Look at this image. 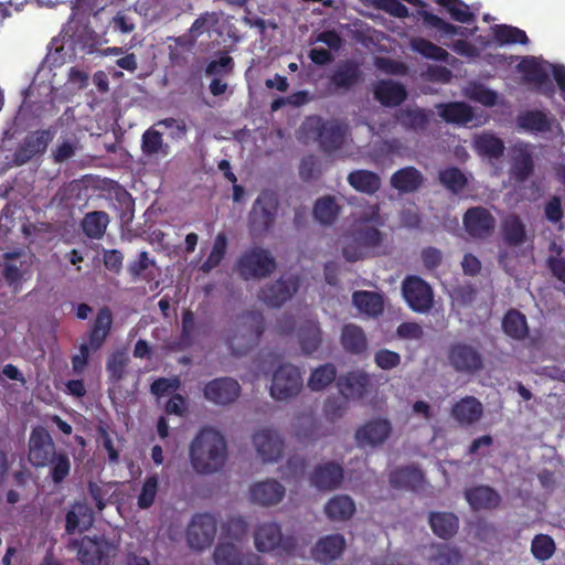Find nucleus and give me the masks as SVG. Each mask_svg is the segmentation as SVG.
Here are the masks:
<instances>
[{
	"mask_svg": "<svg viewBox=\"0 0 565 565\" xmlns=\"http://www.w3.org/2000/svg\"><path fill=\"white\" fill-rule=\"evenodd\" d=\"M47 467H50V478L52 481L55 484H60L71 472V459L65 451L61 450L51 459Z\"/></svg>",
	"mask_w": 565,
	"mask_h": 565,
	"instance_id": "obj_54",
	"label": "nucleus"
},
{
	"mask_svg": "<svg viewBox=\"0 0 565 565\" xmlns=\"http://www.w3.org/2000/svg\"><path fill=\"white\" fill-rule=\"evenodd\" d=\"M439 116L448 124L467 125L473 117L471 106L465 102H449L437 104Z\"/></svg>",
	"mask_w": 565,
	"mask_h": 565,
	"instance_id": "obj_34",
	"label": "nucleus"
},
{
	"mask_svg": "<svg viewBox=\"0 0 565 565\" xmlns=\"http://www.w3.org/2000/svg\"><path fill=\"white\" fill-rule=\"evenodd\" d=\"M54 136L55 130L52 128L30 131L15 148L12 154V163L21 167L32 159L43 156Z\"/></svg>",
	"mask_w": 565,
	"mask_h": 565,
	"instance_id": "obj_8",
	"label": "nucleus"
},
{
	"mask_svg": "<svg viewBox=\"0 0 565 565\" xmlns=\"http://www.w3.org/2000/svg\"><path fill=\"white\" fill-rule=\"evenodd\" d=\"M435 2L443 7L456 22L471 23L475 21V13L462 0H435Z\"/></svg>",
	"mask_w": 565,
	"mask_h": 565,
	"instance_id": "obj_52",
	"label": "nucleus"
},
{
	"mask_svg": "<svg viewBox=\"0 0 565 565\" xmlns=\"http://www.w3.org/2000/svg\"><path fill=\"white\" fill-rule=\"evenodd\" d=\"M467 96L471 100L477 102L486 107H492L498 102L497 92L486 87L482 84H473L471 87H469Z\"/></svg>",
	"mask_w": 565,
	"mask_h": 565,
	"instance_id": "obj_59",
	"label": "nucleus"
},
{
	"mask_svg": "<svg viewBox=\"0 0 565 565\" xmlns=\"http://www.w3.org/2000/svg\"><path fill=\"white\" fill-rule=\"evenodd\" d=\"M340 211L341 206L337 203L335 198L328 194L316 201L312 213L319 223L331 225L338 218Z\"/></svg>",
	"mask_w": 565,
	"mask_h": 565,
	"instance_id": "obj_43",
	"label": "nucleus"
},
{
	"mask_svg": "<svg viewBox=\"0 0 565 565\" xmlns=\"http://www.w3.org/2000/svg\"><path fill=\"white\" fill-rule=\"evenodd\" d=\"M434 565H459L461 554L455 547L447 544H439L435 554L431 556Z\"/></svg>",
	"mask_w": 565,
	"mask_h": 565,
	"instance_id": "obj_61",
	"label": "nucleus"
},
{
	"mask_svg": "<svg viewBox=\"0 0 565 565\" xmlns=\"http://www.w3.org/2000/svg\"><path fill=\"white\" fill-rule=\"evenodd\" d=\"M180 385L179 377H159L150 385V392L157 397H162L179 390Z\"/></svg>",
	"mask_w": 565,
	"mask_h": 565,
	"instance_id": "obj_64",
	"label": "nucleus"
},
{
	"mask_svg": "<svg viewBox=\"0 0 565 565\" xmlns=\"http://www.w3.org/2000/svg\"><path fill=\"white\" fill-rule=\"evenodd\" d=\"M335 379L337 367L332 363H326L312 370L308 380V386L311 391L320 392L333 383Z\"/></svg>",
	"mask_w": 565,
	"mask_h": 565,
	"instance_id": "obj_47",
	"label": "nucleus"
},
{
	"mask_svg": "<svg viewBox=\"0 0 565 565\" xmlns=\"http://www.w3.org/2000/svg\"><path fill=\"white\" fill-rule=\"evenodd\" d=\"M438 180L443 186L454 194L461 193L468 184L465 173L457 167L443 169L438 173Z\"/></svg>",
	"mask_w": 565,
	"mask_h": 565,
	"instance_id": "obj_49",
	"label": "nucleus"
},
{
	"mask_svg": "<svg viewBox=\"0 0 565 565\" xmlns=\"http://www.w3.org/2000/svg\"><path fill=\"white\" fill-rule=\"evenodd\" d=\"M447 361L457 373L463 375H476L484 369L481 351L463 341L454 342L448 347Z\"/></svg>",
	"mask_w": 565,
	"mask_h": 565,
	"instance_id": "obj_6",
	"label": "nucleus"
},
{
	"mask_svg": "<svg viewBox=\"0 0 565 565\" xmlns=\"http://www.w3.org/2000/svg\"><path fill=\"white\" fill-rule=\"evenodd\" d=\"M213 558L216 565H243V555L234 542H225L222 537L216 545Z\"/></svg>",
	"mask_w": 565,
	"mask_h": 565,
	"instance_id": "obj_46",
	"label": "nucleus"
},
{
	"mask_svg": "<svg viewBox=\"0 0 565 565\" xmlns=\"http://www.w3.org/2000/svg\"><path fill=\"white\" fill-rule=\"evenodd\" d=\"M463 226L466 232L473 238H486L495 228V218L490 211L483 206H473L463 214Z\"/></svg>",
	"mask_w": 565,
	"mask_h": 565,
	"instance_id": "obj_14",
	"label": "nucleus"
},
{
	"mask_svg": "<svg viewBox=\"0 0 565 565\" xmlns=\"http://www.w3.org/2000/svg\"><path fill=\"white\" fill-rule=\"evenodd\" d=\"M217 531L216 519L210 513H196L186 529V540L191 548L202 551L213 543Z\"/></svg>",
	"mask_w": 565,
	"mask_h": 565,
	"instance_id": "obj_12",
	"label": "nucleus"
},
{
	"mask_svg": "<svg viewBox=\"0 0 565 565\" xmlns=\"http://www.w3.org/2000/svg\"><path fill=\"white\" fill-rule=\"evenodd\" d=\"M369 3L375 9L398 19H405L411 15L408 8L399 0H370Z\"/></svg>",
	"mask_w": 565,
	"mask_h": 565,
	"instance_id": "obj_60",
	"label": "nucleus"
},
{
	"mask_svg": "<svg viewBox=\"0 0 565 565\" xmlns=\"http://www.w3.org/2000/svg\"><path fill=\"white\" fill-rule=\"evenodd\" d=\"M388 482L394 489L416 491L424 483V473L414 465L397 467L390 472Z\"/></svg>",
	"mask_w": 565,
	"mask_h": 565,
	"instance_id": "obj_25",
	"label": "nucleus"
},
{
	"mask_svg": "<svg viewBox=\"0 0 565 565\" xmlns=\"http://www.w3.org/2000/svg\"><path fill=\"white\" fill-rule=\"evenodd\" d=\"M380 217L379 205H374L367 216L361 217L345 235L342 255L348 262H356L375 254L382 246L384 235L369 222H377Z\"/></svg>",
	"mask_w": 565,
	"mask_h": 565,
	"instance_id": "obj_2",
	"label": "nucleus"
},
{
	"mask_svg": "<svg viewBox=\"0 0 565 565\" xmlns=\"http://www.w3.org/2000/svg\"><path fill=\"white\" fill-rule=\"evenodd\" d=\"M114 316L108 306L98 309L87 331V343L93 351L100 350L111 334Z\"/></svg>",
	"mask_w": 565,
	"mask_h": 565,
	"instance_id": "obj_18",
	"label": "nucleus"
},
{
	"mask_svg": "<svg viewBox=\"0 0 565 565\" xmlns=\"http://www.w3.org/2000/svg\"><path fill=\"white\" fill-rule=\"evenodd\" d=\"M278 205L277 192L264 190L249 211V233L262 234L269 231L275 223Z\"/></svg>",
	"mask_w": 565,
	"mask_h": 565,
	"instance_id": "obj_7",
	"label": "nucleus"
},
{
	"mask_svg": "<svg viewBox=\"0 0 565 565\" xmlns=\"http://www.w3.org/2000/svg\"><path fill=\"white\" fill-rule=\"evenodd\" d=\"M450 416L461 427H469L482 418L483 405L477 397L467 395L451 406Z\"/></svg>",
	"mask_w": 565,
	"mask_h": 565,
	"instance_id": "obj_24",
	"label": "nucleus"
},
{
	"mask_svg": "<svg viewBox=\"0 0 565 565\" xmlns=\"http://www.w3.org/2000/svg\"><path fill=\"white\" fill-rule=\"evenodd\" d=\"M371 385V375L360 370L350 371L337 380L339 392L347 399L363 398Z\"/></svg>",
	"mask_w": 565,
	"mask_h": 565,
	"instance_id": "obj_20",
	"label": "nucleus"
},
{
	"mask_svg": "<svg viewBox=\"0 0 565 565\" xmlns=\"http://www.w3.org/2000/svg\"><path fill=\"white\" fill-rule=\"evenodd\" d=\"M428 521L433 533L444 540L451 539L459 530V519L452 512H430Z\"/></svg>",
	"mask_w": 565,
	"mask_h": 565,
	"instance_id": "obj_37",
	"label": "nucleus"
},
{
	"mask_svg": "<svg viewBox=\"0 0 565 565\" xmlns=\"http://www.w3.org/2000/svg\"><path fill=\"white\" fill-rule=\"evenodd\" d=\"M340 341L343 350L353 355H361L367 350L365 332L354 323H347L342 327Z\"/></svg>",
	"mask_w": 565,
	"mask_h": 565,
	"instance_id": "obj_31",
	"label": "nucleus"
},
{
	"mask_svg": "<svg viewBox=\"0 0 565 565\" xmlns=\"http://www.w3.org/2000/svg\"><path fill=\"white\" fill-rule=\"evenodd\" d=\"M354 306L369 316H377L383 311L382 297L374 291L359 290L352 296Z\"/></svg>",
	"mask_w": 565,
	"mask_h": 565,
	"instance_id": "obj_44",
	"label": "nucleus"
},
{
	"mask_svg": "<svg viewBox=\"0 0 565 565\" xmlns=\"http://www.w3.org/2000/svg\"><path fill=\"white\" fill-rule=\"evenodd\" d=\"M190 461L199 475H212L223 469L227 460L224 436L213 427H203L190 445Z\"/></svg>",
	"mask_w": 565,
	"mask_h": 565,
	"instance_id": "obj_1",
	"label": "nucleus"
},
{
	"mask_svg": "<svg viewBox=\"0 0 565 565\" xmlns=\"http://www.w3.org/2000/svg\"><path fill=\"white\" fill-rule=\"evenodd\" d=\"M501 235L505 245L518 247L527 239L526 228L520 216L510 214L501 222Z\"/></svg>",
	"mask_w": 565,
	"mask_h": 565,
	"instance_id": "obj_33",
	"label": "nucleus"
},
{
	"mask_svg": "<svg viewBox=\"0 0 565 565\" xmlns=\"http://www.w3.org/2000/svg\"><path fill=\"white\" fill-rule=\"evenodd\" d=\"M253 444L265 462H276L282 456L284 439L276 430L265 428L255 433Z\"/></svg>",
	"mask_w": 565,
	"mask_h": 565,
	"instance_id": "obj_19",
	"label": "nucleus"
},
{
	"mask_svg": "<svg viewBox=\"0 0 565 565\" xmlns=\"http://www.w3.org/2000/svg\"><path fill=\"white\" fill-rule=\"evenodd\" d=\"M299 288V276L282 275L276 281L263 287L258 294V298L268 307L280 308L297 294Z\"/></svg>",
	"mask_w": 565,
	"mask_h": 565,
	"instance_id": "obj_11",
	"label": "nucleus"
},
{
	"mask_svg": "<svg viewBox=\"0 0 565 565\" xmlns=\"http://www.w3.org/2000/svg\"><path fill=\"white\" fill-rule=\"evenodd\" d=\"M56 447L46 428L36 426L31 430L29 438L28 459L35 468L47 467L56 455Z\"/></svg>",
	"mask_w": 565,
	"mask_h": 565,
	"instance_id": "obj_13",
	"label": "nucleus"
},
{
	"mask_svg": "<svg viewBox=\"0 0 565 565\" xmlns=\"http://www.w3.org/2000/svg\"><path fill=\"white\" fill-rule=\"evenodd\" d=\"M534 172V159L526 148L514 150L511 162V177L519 183L525 182Z\"/></svg>",
	"mask_w": 565,
	"mask_h": 565,
	"instance_id": "obj_40",
	"label": "nucleus"
},
{
	"mask_svg": "<svg viewBox=\"0 0 565 565\" xmlns=\"http://www.w3.org/2000/svg\"><path fill=\"white\" fill-rule=\"evenodd\" d=\"M284 495L285 488L276 480H266L249 487V498L262 505H276Z\"/></svg>",
	"mask_w": 565,
	"mask_h": 565,
	"instance_id": "obj_27",
	"label": "nucleus"
},
{
	"mask_svg": "<svg viewBox=\"0 0 565 565\" xmlns=\"http://www.w3.org/2000/svg\"><path fill=\"white\" fill-rule=\"evenodd\" d=\"M392 433V424L385 418H374L366 422L355 431V440L360 447L383 445Z\"/></svg>",
	"mask_w": 565,
	"mask_h": 565,
	"instance_id": "obj_17",
	"label": "nucleus"
},
{
	"mask_svg": "<svg viewBox=\"0 0 565 565\" xmlns=\"http://www.w3.org/2000/svg\"><path fill=\"white\" fill-rule=\"evenodd\" d=\"M465 498L470 508L475 511L495 509L501 502L500 494L488 486H478L468 489L465 492Z\"/></svg>",
	"mask_w": 565,
	"mask_h": 565,
	"instance_id": "obj_30",
	"label": "nucleus"
},
{
	"mask_svg": "<svg viewBox=\"0 0 565 565\" xmlns=\"http://www.w3.org/2000/svg\"><path fill=\"white\" fill-rule=\"evenodd\" d=\"M402 294L414 312L427 313L434 307L433 288L419 276H407L402 282Z\"/></svg>",
	"mask_w": 565,
	"mask_h": 565,
	"instance_id": "obj_10",
	"label": "nucleus"
},
{
	"mask_svg": "<svg viewBox=\"0 0 565 565\" xmlns=\"http://www.w3.org/2000/svg\"><path fill=\"white\" fill-rule=\"evenodd\" d=\"M412 49L422 56L434 61H446L448 52L424 38H415L411 42Z\"/></svg>",
	"mask_w": 565,
	"mask_h": 565,
	"instance_id": "obj_53",
	"label": "nucleus"
},
{
	"mask_svg": "<svg viewBox=\"0 0 565 565\" xmlns=\"http://www.w3.org/2000/svg\"><path fill=\"white\" fill-rule=\"evenodd\" d=\"M502 330L514 340H524L529 335L525 316L516 309L508 310L502 319Z\"/></svg>",
	"mask_w": 565,
	"mask_h": 565,
	"instance_id": "obj_42",
	"label": "nucleus"
},
{
	"mask_svg": "<svg viewBox=\"0 0 565 565\" xmlns=\"http://www.w3.org/2000/svg\"><path fill=\"white\" fill-rule=\"evenodd\" d=\"M276 267V259L269 250L260 247L249 249V277H268Z\"/></svg>",
	"mask_w": 565,
	"mask_h": 565,
	"instance_id": "obj_35",
	"label": "nucleus"
},
{
	"mask_svg": "<svg viewBox=\"0 0 565 565\" xmlns=\"http://www.w3.org/2000/svg\"><path fill=\"white\" fill-rule=\"evenodd\" d=\"M406 97L404 86L393 81H381L374 87V98L387 107L401 105Z\"/></svg>",
	"mask_w": 565,
	"mask_h": 565,
	"instance_id": "obj_36",
	"label": "nucleus"
},
{
	"mask_svg": "<svg viewBox=\"0 0 565 565\" xmlns=\"http://www.w3.org/2000/svg\"><path fill=\"white\" fill-rule=\"evenodd\" d=\"M168 148L167 145L163 143L162 134L154 128L147 129L141 137V150L148 156L158 154L160 151L166 156L168 152L166 150Z\"/></svg>",
	"mask_w": 565,
	"mask_h": 565,
	"instance_id": "obj_55",
	"label": "nucleus"
},
{
	"mask_svg": "<svg viewBox=\"0 0 565 565\" xmlns=\"http://www.w3.org/2000/svg\"><path fill=\"white\" fill-rule=\"evenodd\" d=\"M555 542L547 534H537L532 540L531 553L537 561L545 562L550 559L555 553Z\"/></svg>",
	"mask_w": 565,
	"mask_h": 565,
	"instance_id": "obj_56",
	"label": "nucleus"
},
{
	"mask_svg": "<svg viewBox=\"0 0 565 565\" xmlns=\"http://www.w3.org/2000/svg\"><path fill=\"white\" fill-rule=\"evenodd\" d=\"M254 542L259 552L280 550L291 555L297 547V540L294 536H284L280 525L275 522L259 525L254 533Z\"/></svg>",
	"mask_w": 565,
	"mask_h": 565,
	"instance_id": "obj_9",
	"label": "nucleus"
},
{
	"mask_svg": "<svg viewBox=\"0 0 565 565\" xmlns=\"http://www.w3.org/2000/svg\"><path fill=\"white\" fill-rule=\"evenodd\" d=\"M67 547L77 551V558L82 565H108L116 550L105 537L87 535L79 541L71 540Z\"/></svg>",
	"mask_w": 565,
	"mask_h": 565,
	"instance_id": "obj_5",
	"label": "nucleus"
},
{
	"mask_svg": "<svg viewBox=\"0 0 565 565\" xmlns=\"http://www.w3.org/2000/svg\"><path fill=\"white\" fill-rule=\"evenodd\" d=\"M159 480L157 475L148 476L141 487V491L137 499V505L140 509H149L156 499L158 492Z\"/></svg>",
	"mask_w": 565,
	"mask_h": 565,
	"instance_id": "obj_57",
	"label": "nucleus"
},
{
	"mask_svg": "<svg viewBox=\"0 0 565 565\" xmlns=\"http://www.w3.org/2000/svg\"><path fill=\"white\" fill-rule=\"evenodd\" d=\"M361 78L359 65L352 61L340 64L330 76V84L335 90H350Z\"/></svg>",
	"mask_w": 565,
	"mask_h": 565,
	"instance_id": "obj_32",
	"label": "nucleus"
},
{
	"mask_svg": "<svg viewBox=\"0 0 565 565\" xmlns=\"http://www.w3.org/2000/svg\"><path fill=\"white\" fill-rule=\"evenodd\" d=\"M345 545L343 535H326L317 542L312 548V555L317 562L328 564L341 556Z\"/></svg>",
	"mask_w": 565,
	"mask_h": 565,
	"instance_id": "obj_26",
	"label": "nucleus"
},
{
	"mask_svg": "<svg viewBox=\"0 0 565 565\" xmlns=\"http://www.w3.org/2000/svg\"><path fill=\"white\" fill-rule=\"evenodd\" d=\"M303 131L319 142L328 153L342 148L348 131L347 125L338 120H323L321 117H308L302 125Z\"/></svg>",
	"mask_w": 565,
	"mask_h": 565,
	"instance_id": "obj_3",
	"label": "nucleus"
},
{
	"mask_svg": "<svg viewBox=\"0 0 565 565\" xmlns=\"http://www.w3.org/2000/svg\"><path fill=\"white\" fill-rule=\"evenodd\" d=\"M390 182L399 193H414L424 184V177L418 169L408 166L395 171Z\"/></svg>",
	"mask_w": 565,
	"mask_h": 565,
	"instance_id": "obj_29",
	"label": "nucleus"
},
{
	"mask_svg": "<svg viewBox=\"0 0 565 565\" xmlns=\"http://www.w3.org/2000/svg\"><path fill=\"white\" fill-rule=\"evenodd\" d=\"M109 218L106 212L94 211L84 216L82 228L87 237L98 239L105 234Z\"/></svg>",
	"mask_w": 565,
	"mask_h": 565,
	"instance_id": "obj_45",
	"label": "nucleus"
},
{
	"mask_svg": "<svg viewBox=\"0 0 565 565\" xmlns=\"http://www.w3.org/2000/svg\"><path fill=\"white\" fill-rule=\"evenodd\" d=\"M355 510L354 501L347 494L334 495L324 504V513L332 521H347Z\"/></svg>",
	"mask_w": 565,
	"mask_h": 565,
	"instance_id": "obj_41",
	"label": "nucleus"
},
{
	"mask_svg": "<svg viewBox=\"0 0 565 565\" xmlns=\"http://www.w3.org/2000/svg\"><path fill=\"white\" fill-rule=\"evenodd\" d=\"M297 339L303 354L310 355L318 351L322 343V331L318 321L308 319L297 328Z\"/></svg>",
	"mask_w": 565,
	"mask_h": 565,
	"instance_id": "obj_28",
	"label": "nucleus"
},
{
	"mask_svg": "<svg viewBox=\"0 0 565 565\" xmlns=\"http://www.w3.org/2000/svg\"><path fill=\"white\" fill-rule=\"evenodd\" d=\"M247 311L243 310L237 315H230L225 328V341L232 354L239 356L247 352Z\"/></svg>",
	"mask_w": 565,
	"mask_h": 565,
	"instance_id": "obj_16",
	"label": "nucleus"
},
{
	"mask_svg": "<svg viewBox=\"0 0 565 565\" xmlns=\"http://www.w3.org/2000/svg\"><path fill=\"white\" fill-rule=\"evenodd\" d=\"M516 126L527 132L542 134L552 129V119L542 110H525L516 116Z\"/></svg>",
	"mask_w": 565,
	"mask_h": 565,
	"instance_id": "obj_38",
	"label": "nucleus"
},
{
	"mask_svg": "<svg viewBox=\"0 0 565 565\" xmlns=\"http://www.w3.org/2000/svg\"><path fill=\"white\" fill-rule=\"evenodd\" d=\"M227 250V237L225 233L220 232L214 242L212 249L207 256V258L201 264L200 271L204 274L211 273L214 268H216L223 258L225 257Z\"/></svg>",
	"mask_w": 565,
	"mask_h": 565,
	"instance_id": "obj_48",
	"label": "nucleus"
},
{
	"mask_svg": "<svg viewBox=\"0 0 565 565\" xmlns=\"http://www.w3.org/2000/svg\"><path fill=\"white\" fill-rule=\"evenodd\" d=\"M475 148L480 154L498 159L504 152V142L493 134H482L476 138Z\"/></svg>",
	"mask_w": 565,
	"mask_h": 565,
	"instance_id": "obj_50",
	"label": "nucleus"
},
{
	"mask_svg": "<svg viewBox=\"0 0 565 565\" xmlns=\"http://www.w3.org/2000/svg\"><path fill=\"white\" fill-rule=\"evenodd\" d=\"M348 409V399L339 396L328 397L323 405L324 416L330 420L334 422L341 418Z\"/></svg>",
	"mask_w": 565,
	"mask_h": 565,
	"instance_id": "obj_62",
	"label": "nucleus"
},
{
	"mask_svg": "<svg viewBox=\"0 0 565 565\" xmlns=\"http://www.w3.org/2000/svg\"><path fill=\"white\" fill-rule=\"evenodd\" d=\"M302 386L300 369L291 363H284L273 373L269 393L274 399L282 402L298 396Z\"/></svg>",
	"mask_w": 565,
	"mask_h": 565,
	"instance_id": "obj_4",
	"label": "nucleus"
},
{
	"mask_svg": "<svg viewBox=\"0 0 565 565\" xmlns=\"http://www.w3.org/2000/svg\"><path fill=\"white\" fill-rule=\"evenodd\" d=\"M493 36L494 40L501 45L507 44H522L525 45L529 43V38L525 31L508 25V24H498L493 28Z\"/></svg>",
	"mask_w": 565,
	"mask_h": 565,
	"instance_id": "obj_51",
	"label": "nucleus"
},
{
	"mask_svg": "<svg viewBox=\"0 0 565 565\" xmlns=\"http://www.w3.org/2000/svg\"><path fill=\"white\" fill-rule=\"evenodd\" d=\"M128 358L122 352L114 353L106 363V370L111 383L121 381L126 373Z\"/></svg>",
	"mask_w": 565,
	"mask_h": 565,
	"instance_id": "obj_58",
	"label": "nucleus"
},
{
	"mask_svg": "<svg viewBox=\"0 0 565 565\" xmlns=\"http://www.w3.org/2000/svg\"><path fill=\"white\" fill-rule=\"evenodd\" d=\"M348 183L358 192L369 195L375 194L381 188V178L377 173L359 169L348 174Z\"/></svg>",
	"mask_w": 565,
	"mask_h": 565,
	"instance_id": "obj_39",
	"label": "nucleus"
},
{
	"mask_svg": "<svg viewBox=\"0 0 565 565\" xmlns=\"http://www.w3.org/2000/svg\"><path fill=\"white\" fill-rule=\"evenodd\" d=\"M518 70L522 74L524 82L535 85L543 95H553L554 88L548 74L535 57H523L518 64Z\"/></svg>",
	"mask_w": 565,
	"mask_h": 565,
	"instance_id": "obj_21",
	"label": "nucleus"
},
{
	"mask_svg": "<svg viewBox=\"0 0 565 565\" xmlns=\"http://www.w3.org/2000/svg\"><path fill=\"white\" fill-rule=\"evenodd\" d=\"M97 434V443L102 444L105 450L108 454V459L113 463H117L119 461V452L114 446V441L109 434V427L106 424H99L96 428Z\"/></svg>",
	"mask_w": 565,
	"mask_h": 565,
	"instance_id": "obj_63",
	"label": "nucleus"
},
{
	"mask_svg": "<svg viewBox=\"0 0 565 565\" xmlns=\"http://www.w3.org/2000/svg\"><path fill=\"white\" fill-rule=\"evenodd\" d=\"M241 386L232 377H218L207 382L203 388L206 401L216 405H228L239 396Z\"/></svg>",
	"mask_w": 565,
	"mask_h": 565,
	"instance_id": "obj_15",
	"label": "nucleus"
},
{
	"mask_svg": "<svg viewBox=\"0 0 565 565\" xmlns=\"http://www.w3.org/2000/svg\"><path fill=\"white\" fill-rule=\"evenodd\" d=\"M433 115L430 109L406 106L397 110L395 118L404 130L420 135L428 129Z\"/></svg>",
	"mask_w": 565,
	"mask_h": 565,
	"instance_id": "obj_23",
	"label": "nucleus"
},
{
	"mask_svg": "<svg viewBox=\"0 0 565 565\" xmlns=\"http://www.w3.org/2000/svg\"><path fill=\"white\" fill-rule=\"evenodd\" d=\"M343 479V467L334 461L318 465L310 475V483L321 491L338 489Z\"/></svg>",
	"mask_w": 565,
	"mask_h": 565,
	"instance_id": "obj_22",
	"label": "nucleus"
}]
</instances>
